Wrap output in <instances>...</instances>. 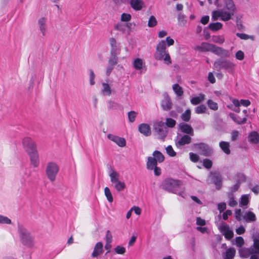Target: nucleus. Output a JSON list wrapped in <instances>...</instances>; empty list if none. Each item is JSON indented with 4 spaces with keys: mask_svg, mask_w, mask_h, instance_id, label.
Returning <instances> with one entry per match:
<instances>
[{
    "mask_svg": "<svg viewBox=\"0 0 259 259\" xmlns=\"http://www.w3.org/2000/svg\"><path fill=\"white\" fill-rule=\"evenodd\" d=\"M225 6L222 9L215 10L212 12L211 19L214 21L219 17L224 21H227L232 19L237 9L233 0H223Z\"/></svg>",
    "mask_w": 259,
    "mask_h": 259,
    "instance_id": "1",
    "label": "nucleus"
},
{
    "mask_svg": "<svg viewBox=\"0 0 259 259\" xmlns=\"http://www.w3.org/2000/svg\"><path fill=\"white\" fill-rule=\"evenodd\" d=\"M18 232L20 241L23 245L28 248L34 246V237L22 225L18 224Z\"/></svg>",
    "mask_w": 259,
    "mask_h": 259,
    "instance_id": "2",
    "label": "nucleus"
},
{
    "mask_svg": "<svg viewBox=\"0 0 259 259\" xmlns=\"http://www.w3.org/2000/svg\"><path fill=\"white\" fill-rule=\"evenodd\" d=\"M214 66L219 70L225 69L228 72L232 73L234 70V64L229 60L219 58L215 61Z\"/></svg>",
    "mask_w": 259,
    "mask_h": 259,
    "instance_id": "3",
    "label": "nucleus"
},
{
    "mask_svg": "<svg viewBox=\"0 0 259 259\" xmlns=\"http://www.w3.org/2000/svg\"><path fill=\"white\" fill-rule=\"evenodd\" d=\"M59 167L54 162L48 163L46 168V173L48 179L52 182L55 181L56 176L59 172Z\"/></svg>",
    "mask_w": 259,
    "mask_h": 259,
    "instance_id": "4",
    "label": "nucleus"
},
{
    "mask_svg": "<svg viewBox=\"0 0 259 259\" xmlns=\"http://www.w3.org/2000/svg\"><path fill=\"white\" fill-rule=\"evenodd\" d=\"M180 182L178 180L167 178L163 181L161 184V187L166 191L176 193L177 189L180 185Z\"/></svg>",
    "mask_w": 259,
    "mask_h": 259,
    "instance_id": "5",
    "label": "nucleus"
},
{
    "mask_svg": "<svg viewBox=\"0 0 259 259\" xmlns=\"http://www.w3.org/2000/svg\"><path fill=\"white\" fill-rule=\"evenodd\" d=\"M153 131L156 133L161 139H164L167 136V131L164 122L156 121L153 123Z\"/></svg>",
    "mask_w": 259,
    "mask_h": 259,
    "instance_id": "6",
    "label": "nucleus"
},
{
    "mask_svg": "<svg viewBox=\"0 0 259 259\" xmlns=\"http://www.w3.org/2000/svg\"><path fill=\"white\" fill-rule=\"evenodd\" d=\"M193 146L201 151L200 154L204 156H210L213 153V149L206 143H194Z\"/></svg>",
    "mask_w": 259,
    "mask_h": 259,
    "instance_id": "7",
    "label": "nucleus"
},
{
    "mask_svg": "<svg viewBox=\"0 0 259 259\" xmlns=\"http://www.w3.org/2000/svg\"><path fill=\"white\" fill-rule=\"evenodd\" d=\"M209 178L211 183H213L216 189L220 190L222 186V177L219 171L210 172Z\"/></svg>",
    "mask_w": 259,
    "mask_h": 259,
    "instance_id": "8",
    "label": "nucleus"
},
{
    "mask_svg": "<svg viewBox=\"0 0 259 259\" xmlns=\"http://www.w3.org/2000/svg\"><path fill=\"white\" fill-rule=\"evenodd\" d=\"M118 60L117 55H110L108 61V66L106 69V74L109 76L114 69V66L117 64Z\"/></svg>",
    "mask_w": 259,
    "mask_h": 259,
    "instance_id": "9",
    "label": "nucleus"
},
{
    "mask_svg": "<svg viewBox=\"0 0 259 259\" xmlns=\"http://www.w3.org/2000/svg\"><path fill=\"white\" fill-rule=\"evenodd\" d=\"M191 137V136L188 135H183L179 138H178V140L175 141L176 146L181 149L184 146L190 144L192 140Z\"/></svg>",
    "mask_w": 259,
    "mask_h": 259,
    "instance_id": "10",
    "label": "nucleus"
},
{
    "mask_svg": "<svg viewBox=\"0 0 259 259\" xmlns=\"http://www.w3.org/2000/svg\"><path fill=\"white\" fill-rule=\"evenodd\" d=\"M22 144L27 153H28V152H31V151L36 150V144L30 138H24L23 140Z\"/></svg>",
    "mask_w": 259,
    "mask_h": 259,
    "instance_id": "11",
    "label": "nucleus"
},
{
    "mask_svg": "<svg viewBox=\"0 0 259 259\" xmlns=\"http://www.w3.org/2000/svg\"><path fill=\"white\" fill-rule=\"evenodd\" d=\"M109 43L111 47L110 55L117 56L119 55L121 51L120 44L118 43L115 38L113 37L109 38Z\"/></svg>",
    "mask_w": 259,
    "mask_h": 259,
    "instance_id": "12",
    "label": "nucleus"
},
{
    "mask_svg": "<svg viewBox=\"0 0 259 259\" xmlns=\"http://www.w3.org/2000/svg\"><path fill=\"white\" fill-rule=\"evenodd\" d=\"M219 229L227 239L230 240L233 237L234 233L233 231L230 229L229 225L226 223L222 222V225L219 227Z\"/></svg>",
    "mask_w": 259,
    "mask_h": 259,
    "instance_id": "13",
    "label": "nucleus"
},
{
    "mask_svg": "<svg viewBox=\"0 0 259 259\" xmlns=\"http://www.w3.org/2000/svg\"><path fill=\"white\" fill-rule=\"evenodd\" d=\"M130 5L131 8L135 11H140L144 7V3L142 0H126V2Z\"/></svg>",
    "mask_w": 259,
    "mask_h": 259,
    "instance_id": "14",
    "label": "nucleus"
},
{
    "mask_svg": "<svg viewBox=\"0 0 259 259\" xmlns=\"http://www.w3.org/2000/svg\"><path fill=\"white\" fill-rule=\"evenodd\" d=\"M180 130L185 135L193 136L194 135V130L192 127L189 124L186 123H180L179 124Z\"/></svg>",
    "mask_w": 259,
    "mask_h": 259,
    "instance_id": "15",
    "label": "nucleus"
},
{
    "mask_svg": "<svg viewBox=\"0 0 259 259\" xmlns=\"http://www.w3.org/2000/svg\"><path fill=\"white\" fill-rule=\"evenodd\" d=\"M212 47L213 50L212 53L218 56H220L221 57V58H222L223 57H229L230 56V53L229 51L218 47L215 45H214V46H212Z\"/></svg>",
    "mask_w": 259,
    "mask_h": 259,
    "instance_id": "16",
    "label": "nucleus"
},
{
    "mask_svg": "<svg viewBox=\"0 0 259 259\" xmlns=\"http://www.w3.org/2000/svg\"><path fill=\"white\" fill-rule=\"evenodd\" d=\"M107 138L115 143L119 147H123L126 145V141L124 138L119 137L111 134H109L107 135Z\"/></svg>",
    "mask_w": 259,
    "mask_h": 259,
    "instance_id": "17",
    "label": "nucleus"
},
{
    "mask_svg": "<svg viewBox=\"0 0 259 259\" xmlns=\"http://www.w3.org/2000/svg\"><path fill=\"white\" fill-rule=\"evenodd\" d=\"M172 103L169 96L165 94L163 99L161 102V106L163 110L168 111L172 108Z\"/></svg>",
    "mask_w": 259,
    "mask_h": 259,
    "instance_id": "18",
    "label": "nucleus"
},
{
    "mask_svg": "<svg viewBox=\"0 0 259 259\" xmlns=\"http://www.w3.org/2000/svg\"><path fill=\"white\" fill-rule=\"evenodd\" d=\"M31 164L35 167L39 165V161L38 159V154L37 150L33 151L28 152Z\"/></svg>",
    "mask_w": 259,
    "mask_h": 259,
    "instance_id": "19",
    "label": "nucleus"
},
{
    "mask_svg": "<svg viewBox=\"0 0 259 259\" xmlns=\"http://www.w3.org/2000/svg\"><path fill=\"white\" fill-rule=\"evenodd\" d=\"M103 245L101 242H98L94 247V250L92 253V256L97 257L103 252Z\"/></svg>",
    "mask_w": 259,
    "mask_h": 259,
    "instance_id": "20",
    "label": "nucleus"
},
{
    "mask_svg": "<svg viewBox=\"0 0 259 259\" xmlns=\"http://www.w3.org/2000/svg\"><path fill=\"white\" fill-rule=\"evenodd\" d=\"M139 131L144 136L148 137L151 135V128L147 123H141L139 125Z\"/></svg>",
    "mask_w": 259,
    "mask_h": 259,
    "instance_id": "21",
    "label": "nucleus"
},
{
    "mask_svg": "<svg viewBox=\"0 0 259 259\" xmlns=\"http://www.w3.org/2000/svg\"><path fill=\"white\" fill-rule=\"evenodd\" d=\"M47 19L45 17H41L38 20V25L39 29L41 32L42 36H45L47 31V25H46Z\"/></svg>",
    "mask_w": 259,
    "mask_h": 259,
    "instance_id": "22",
    "label": "nucleus"
},
{
    "mask_svg": "<svg viewBox=\"0 0 259 259\" xmlns=\"http://www.w3.org/2000/svg\"><path fill=\"white\" fill-rule=\"evenodd\" d=\"M253 245L250 248L252 249L253 253L259 255V233L253 236Z\"/></svg>",
    "mask_w": 259,
    "mask_h": 259,
    "instance_id": "23",
    "label": "nucleus"
},
{
    "mask_svg": "<svg viewBox=\"0 0 259 259\" xmlns=\"http://www.w3.org/2000/svg\"><path fill=\"white\" fill-rule=\"evenodd\" d=\"M240 256L243 258H248L251 254H254L252 249L250 248L242 247L239 249Z\"/></svg>",
    "mask_w": 259,
    "mask_h": 259,
    "instance_id": "24",
    "label": "nucleus"
},
{
    "mask_svg": "<svg viewBox=\"0 0 259 259\" xmlns=\"http://www.w3.org/2000/svg\"><path fill=\"white\" fill-rule=\"evenodd\" d=\"M157 162L155 158L149 156L147 161L146 166L149 170H153L155 167L157 166Z\"/></svg>",
    "mask_w": 259,
    "mask_h": 259,
    "instance_id": "25",
    "label": "nucleus"
},
{
    "mask_svg": "<svg viewBox=\"0 0 259 259\" xmlns=\"http://www.w3.org/2000/svg\"><path fill=\"white\" fill-rule=\"evenodd\" d=\"M212 46H214V45L207 42H203L201 46H197V48L201 52L210 51L212 52L213 50Z\"/></svg>",
    "mask_w": 259,
    "mask_h": 259,
    "instance_id": "26",
    "label": "nucleus"
},
{
    "mask_svg": "<svg viewBox=\"0 0 259 259\" xmlns=\"http://www.w3.org/2000/svg\"><path fill=\"white\" fill-rule=\"evenodd\" d=\"M229 116L230 118L237 124H242L245 123L247 121V118L243 117V118L237 117L234 113H230Z\"/></svg>",
    "mask_w": 259,
    "mask_h": 259,
    "instance_id": "27",
    "label": "nucleus"
},
{
    "mask_svg": "<svg viewBox=\"0 0 259 259\" xmlns=\"http://www.w3.org/2000/svg\"><path fill=\"white\" fill-rule=\"evenodd\" d=\"M249 141L253 144H258L259 143V135L257 132H251L249 135Z\"/></svg>",
    "mask_w": 259,
    "mask_h": 259,
    "instance_id": "28",
    "label": "nucleus"
},
{
    "mask_svg": "<svg viewBox=\"0 0 259 259\" xmlns=\"http://www.w3.org/2000/svg\"><path fill=\"white\" fill-rule=\"evenodd\" d=\"M243 219L246 222H254L256 220L255 214L252 211H248L243 216Z\"/></svg>",
    "mask_w": 259,
    "mask_h": 259,
    "instance_id": "29",
    "label": "nucleus"
},
{
    "mask_svg": "<svg viewBox=\"0 0 259 259\" xmlns=\"http://www.w3.org/2000/svg\"><path fill=\"white\" fill-rule=\"evenodd\" d=\"M220 147L223 151L226 154H230L231 151L230 150V144L227 142L221 141L219 143Z\"/></svg>",
    "mask_w": 259,
    "mask_h": 259,
    "instance_id": "30",
    "label": "nucleus"
},
{
    "mask_svg": "<svg viewBox=\"0 0 259 259\" xmlns=\"http://www.w3.org/2000/svg\"><path fill=\"white\" fill-rule=\"evenodd\" d=\"M236 251L233 248H229L226 251L224 259H233L235 255Z\"/></svg>",
    "mask_w": 259,
    "mask_h": 259,
    "instance_id": "31",
    "label": "nucleus"
},
{
    "mask_svg": "<svg viewBox=\"0 0 259 259\" xmlns=\"http://www.w3.org/2000/svg\"><path fill=\"white\" fill-rule=\"evenodd\" d=\"M208 27L212 31H217L222 28L223 24L221 22L211 23Z\"/></svg>",
    "mask_w": 259,
    "mask_h": 259,
    "instance_id": "32",
    "label": "nucleus"
},
{
    "mask_svg": "<svg viewBox=\"0 0 259 259\" xmlns=\"http://www.w3.org/2000/svg\"><path fill=\"white\" fill-rule=\"evenodd\" d=\"M153 155L154 156V157L156 158L157 162H158L159 163H161L164 161V155L159 151H154L153 153Z\"/></svg>",
    "mask_w": 259,
    "mask_h": 259,
    "instance_id": "33",
    "label": "nucleus"
},
{
    "mask_svg": "<svg viewBox=\"0 0 259 259\" xmlns=\"http://www.w3.org/2000/svg\"><path fill=\"white\" fill-rule=\"evenodd\" d=\"M249 201V200L248 195L246 194H244L241 196V200L239 202V205L241 207L246 206L248 204Z\"/></svg>",
    "mask_w": 259,
    "mask_h": 259,
    "instance_id": "34",
    "label": "nucleus"
},
{
    "mask_svg": "<svg viewBox=\"0 0 259 259\" xmlns=\"http://www.w3.org/2000/svg\"><path fill=\"white\" fill-rule=\"evenodd\" d=\"M167 52L166 50H156V54L155 55V58L157 60H162L164 55Z\"/></svg>",
    "mask_w": 259,
    "mask_h": 259,
    "instance_id": "35",
    "label": "nucleus"
},
{
    "mask_svg": "<svg viewBox=\"0 0 259 259\" xmlns=\"http://www.w3.org/2000/svg\"><path fill=\"white\" fill-rule=\"evenodd\" d=\"M204 95L203 94H200L199 97H195L191 99V103L193 105H197L199 104L202 101L204 100Z\"/></svg>",
    "mask_w": 259,
    "mask_h": 259,
    "instance_id": "36",
    "label": "nucleus"
},
{
    "mask_svg": "<svg viewBox=\"0 0 259 259\" xmlns=\"http://www.w3.org/2000/svg\"><path fill=\"white\" fill-rule=\"evenodd\" d=\"M102 86L103 87L102 89L103 94L107 96L110 95L111 94V90L109 85L107 83L103 82L102 83Z\"/></svg>",
    "mask_w": 259,
    "mask_h": 259,
    "instance_id": "37",
    "label": "nucleus"
},
{
    "mask_svg": "<svg viewBox=\"0 0 259 259\" xmlns=\"http://www.w3.org/2000/svg\"><path fill=\"white\" fill-rule=\"evenodd\" d=\"M181 118L184 121H189L191 118V110L189 109H187L184 113L181 115Z\"/></svg>",
    "mask_w": 259,
    "mask_h": 259,
    "instance_id": "38",
    "label": "nucleus"
},
{
    "mask_svg": "<svg viewBox=\"0 0 259 259\" xmlns=\"http://www.w3.org/2000/svg\"><path fill=\"white\" fill-rule=\"evenodd\" d=\"M173 90L178 96H181L183 94L182 88L178 84H174L172 86Z\"/></svg>",
    "mask_w": 259,
    "mask_h": 259,
    "instance_id": "39",
    "label": "nucleus"
},
{
    "mask_svg": "<svg viewBox=\"0 0 259 259\" xmlns=\"http://www.w3.org/2000/svg\"><path fill=\"white\" fill-rule=\"evenodd\" d=\"M109 176L111 179V182L112 183V184H114L119 181V175L116 171L113 170L112 172L110 174Z\"/></svg>",
    "mask_w": 259,
    "mask_h": 259,
    "instance_id": "40",
    "label": "nucleus"
},
{
    "mask_svg": "<svg viewBox=\"0 0 259 259\" xmlns=\"http://www.w3.org/2000/svg\"><path fill=\"white\" fill-rule=\"evenodd\" d=\"M207 104L210 109L216 111L218 109V105L217 103L213 101L211 99H209L207 101Z\"/></svg>",
    "mask_w": 259,
    "mask_h": 259,
    "instance_id": "41",
    "label": "nucleus"
},
{
    "mask_svg": "<svg viewBox=\"0 0 259 259\" xmlns=\"http://www.w3.org/2000/svg\"><path fill=\"white\" fill-rule=\"evenodd\" d=\"M134 67L136 70H140L143 67V61L141 59L137 58L134 61Z\"/></svg>",
    "mask_w": 259,
    "mask_h": 259,
    "instance_id": "42",
    "label": "nucleus"
},
{
    "mask_svg": "<svg viewBox=\"0 0 259 259\" xmlns=\"http://www.w3.org/2000/svg\"><path fill=\"white\" fill-rule=\"evenodd\" d=\"M236 176L237 178L236 182H239L240 184H241L242 183L245 182L246 181V177L243 173L238 172Z\"/></svg>",
    "mask_w": 259,
    "mask_h": 259,
    "instance_id": "43",
    "label": "nucleus"
},
{
    "mask_svg": "<svg viewBox=\"0 0 259 259\" xmlns=\"http://www.w3.org/2000/svg\"><path fill=\"white\" fill-rule=\"evenodd\" d=\"M114 188L117 191L120 192L124 189L125 184L124 182L119 181L114 184Z\"/></svg>",
    "mask_w": 259,
    "mask_h": 259,
    "instance_id": "44",
    "label": "nucleus"
},
{
    "mask_svg": "<svg viewBox=\"0 0 259 259\" xmlns=\"http://www.w3.org/2000/svg\"><path fill=\"white\" fill-rule=\"evenodd\" d=\"M207 108L205 105L201 104L197 106L195 108V112L197 114L204 113L206 112Z\"/></svg>",
    "mask_w": 259,
    "mask_h": 259,
    "instance_id": "45",
    "label": "nucleus"
},
{
    "mask_svg": "<svg viewBox=\"0 0 259 259\" xmlns=\"http://www.w3.org/2000/svg\"><path fill=\"white\" fill-rule=\"evenodd\" d=\"M104 193H105V195L108 201L110 202H113V198L112 197V194L110 192V190L108 187H106L105 188Z\"/></svg>",
    "mask_w": 259,
    "mask_h": 259,
    "instance_id": "46",
    "label": "nucleus"
},
{
    "mask_svg": "<svg viewBox=\"0 0 259 259\" xmlns=\"http://www.w3.org/2000/svg\"><path fill=\"white\" fill-rule=\"evenodd\" d=\"M114 29L121 32L122 33H125L126 30L125 24L120 23L115 25Z\"/></svg>",
    "mask_w": 259,
    "mask_h": 259,
    "instance_id": "47",
    "label": "nucleus"
},
{
    "mask_svg": "<svg viewBox=\"0 0 259 259\" xmlns=\"http://www.w3.org/2000/svg\"><path fill=\"white\" fill-rule=\"evenodd\" d=\"M164 123L165 125H166L167 127H174L176 125V121L172 118H166L165 122H164Z\"/></svg>",
    "mask_w": 259,
    "mask_h": 259,
    "instance_id": "48",
    "label": "nucleus"
},
{
    "mask_svg": "<svg viewBox=\"0 0 259 259\" xmlns=\"http://www.w3.org/2000/svg\"><path fill=\"white\" fill-rule=\"evenodd\" d=\"M157 24V20L154 16H151L149 19L148 26L149 27L155 26Z\"/></svg>",
    "mask_w": 259,
    "mask_h": 259,
    "instance_id": "49",
    "label": "nucleus"
},
{
    "mask_svg": "<svg viewBox=\"0 0 259 259\" xmlns=\"http://www.w3.org/2000/svg\"><path fill=\"white\" fill-rule=\"evenodd\" d=\"M138 114V113L134 111H130L128 113V118L130 122H133L135 120V118Z\"/></svg>",
    "mask_w": 259,
    "mask_h": 259,
    "instance_id": "50",
    "label": "nucleus"
},
{
    "mask_svg": "<svg viewBox=\"0 0 259 259\" xmlns=\"http://www.w3.org/2000/svg\"><path fill=\"white\" fill-rule=\"evenodd\" d=\"M203 165L206 168L210 169L212 166V162L209 159H204L203 160Z\"/></svg>",
    "mask_w": 259,
    "mask_h": 259,
    "instance_id": "51",
    "label": "nucleus"
},
{
    "mask_svg": "<svg viewBox=\"0 0 259 259\" xmlns=\"http://www.w3.org/2000/svg\"><path fill=\"white\" fill-rule=\"evenodd\" d=\"M11 220L7 217H5L0 214V224H11Z\"/></svg>",
    "mask_w": 259,
    "mask_h": 259,
    "instance_id": "52",
    "label": "nucleus"
},
{
    "mask_svg": "<svg viewBox=\"0 0 259 259\" xmlns=\"http://www.w3.org/2000/svg\"><path fill=\"white\" fill-rule=\"evenodd\" d=\"M156 50H166V43L164 40H162L157 44Z\"/></svg>",
    "mask_w": 259,
    "mask_h": 259,
    "instance_id": "53",
    "label": "nucleus"
},
{
    "mask_svg": "<svg viewBox=\"0 0 259 259\" xmlns=\"http://www.w3.org/2000/svg\"><path fill=\"white\" fill-rule=\"evenodd\" d=\"M166 153L171 157H174L176 155V152L174 150L171 145H168L165 148Z\"/></svg>",
    "mask_w": 259,
    "mask_h": 259,
    "instance_id": "54",
    "label": "nucleus"
},
{
    "mask_svg": "<svg viewBox=\"0 0 259 259\" xmlns=\"http://www.w3.org/2000/svg\"><path fill=\"white\" fill-rule=\"evenodd\" d=\"M189 156L191 161L193 162H197L199 160V156L196 153L190 152L189 153Z\"/></svg>",
    "mask_w": 259,
    "mask_h": 259,
    "instance_id": "55",
    "label": "nucleus"
},
{
    "mask_svg": "<svg viewBox=\"0 0 259 259\" xmlns=\"http://www.w3.org/2000/svg\"><path fill=\"white\" fill-rule=\"evenodd\" d=\"M236 244L238 247H241L244 244L243 238L241 236H238L236 237Z\"/></svg>",
    "mask_w": 259,
    "mask_h": 259,
    "instance_id": "56",
    "label": "nucleus"
},
{
    "mask_svg": "<svg viewBox=\"0 0 259 259\" xmlns=\"http://www.w3.org/2000/svg\"><path fill=\"white\" fill-rule=\"evenodd\" d=\"M131 15L127 13H123L121 16V21L123 22H128L131 20Z\"/></svg>",
    "mask_w": 259,
    "mask_h": 259,
    "instance_id": "57",
    "label": "nucleus"
},
{
    "mask_svg": "<svg viewBox=\"0 0 259 259\" xmlns=\"http://www.w3.org/2000/svg\"><path fill=\"white\" fill-rule=\"evenodd\" d=\"M114 250L116 253L122 254L125 253V248L124 247L118 245L114 248Z\"/></svg>",
    "mask_w": 259,
    "mask_h": 259,
    "instance_id": "58",
    "label": "nucleus"
},
{
    "mask_svg": "<svg viewBox=\"0 0 259 259\" xmlns=\"http://www.w3.org/2000/svg\"><path fill=\"white\" fill-rule=\"evenodd\" d=\"M212 40L215 43L222 44L224 42L225 39L220 36H213Z\"/></svg>",
    "mask_w": 259,
    "mask_h": 259,
    "instance_id": "59",
    "label": "nucleus"
},
{
    "mask_svg": "<svg viewBox=\"0 0 259 259\" xmlns=\"http://www.w3.org/2000/svg\"><path fill=\"white\" fill-rule=\"evenodd\" d=\"M95 75L93 70H90V83L91 85H94L95 82L94 81Z\"/></svg>",
    "mask_w": 259,
    "mask_h": 259,
    "instance_id": "60",
    "label": "nucleus"
},
{
    "mask_svg": "<svg viewBox=\"0 0 259 259\" xmlns=\"http://www.w3.org/2000/svg\"><path fill=\"white\" fill-rule=\"evenodd\" d=\"M235 57L237 59L239 60H243L244 58V53L242 51H238L235 54Z\"/></svg>",
    "mask_w": 259,
    "mask_h": 259,
    "instance_id": "61",
    "label": "nucleus"
},
{
    "mask_svg": "<svg viewBox=\"0 0 259 259\" xmlns=\"http://www.w3.org/2000/svg\"><path fill=\"white\" fill-rule=\"evenodd\" d=\"M106 241L107 244H110L112 241V236L109 230L106 232Z\"/></svg>",
    "mask_w": 259,
    "mask_h": 259,
    "instance_id": "62",
    "label": "nucleus"
},
{
    "mask_svg": "<svg viewBox=\"0 0 259 259\" xmlns=\"http://www.w3.org/2000/svg\"><path fill=\"white\" fill-rule=\"evenodd\" d=\"M241 213L242 211L241 209H237L235 210V218L238 221H240L241 220Z\"/></svg>",
    "mask_w": 259,
    "mask_h": 259,
    "instance_id": "63",
    "label": "nucleus"
},
{
    "mask_svg": "<svg viewBox=\"0 0 259 259\" xmlns=\"http://www.w3.org/2000/svg\"><path fill=\"white\" fill-rule=\"evenodd\" d=\"M118 106V104L112 101H109L108 102V108L109 109H116Z\"/></svg>",
    "mask_w": 259,
    "mask_h": 259,
    "instance_id": "64",
    "label": "nucleus"
}]
</instances>
